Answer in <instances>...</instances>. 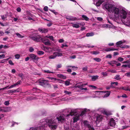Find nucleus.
<instances>
[{"mask_svg": "<svg viewBox=\"0 0 130 130\" xmlns=\"http://www.w3.org/2000/svg\"><path fill=\"white\" fill-rule=\"evenodd\" d=\"M65 120V115L64 114H60L57 117L56 119H55L53 121L52 120H47V123L50 128L52 129L55 130L56 129L57 126L56 123L57 122L62 123Z\"/></svg>", "mask_w": 130, "mask_h": 130, "instance_id": "nucleus-1", "label": "nucleus"}, {"mask_svg": "<svg viewBox=\"0 0 130 130\" xmlns=\"http://www.w3.org/2000/svg\"><path fill=\"white\" fill-rule=\"evenodd\" d=\"M39 84L44 87H51V85L48 81L44 79L40 80L39 81Z\"/></svg>", "mask_w": 130, "mask_h": 130, "instance_id": "nucleus-2", "label": "nucleus"}, {"mask_svg": "<svg viewBox=\"0 0 130 130\" xmlns=\"http://www.w3.org/2000/svg\"><path fill=\"white\" fill-rule=\"evenodd\" d=\"M32 40L36 42H38L41 41V36L38 34H36L30 37Z\"/></svg>", "mask_w": 130, "mask_h": 130, "instance_id": "nucleus-3", "label": "nucleus"}, {"mask_svg": "<svg viewBox=\"0 0 130 130\" xmlns=\"http://www.w3.org/2000/svg\"><path fill=\"white\" fill-rule=\"evenodd\" d=\"M77 109H74L69 108L68 109H66V111H67L68 112L70 113L67 115L66 116V117H68L70 115L72 116L75 113L77 112Z\"/></svg>", "mask_w": 130, "mask_h": 130, "instance_id": "nucleus-4", "label": "nucleus"}, {"mask_svg": "<svg viewBox=\"0 0 130 130\" xmlns=\"http://www.w3.org/2000/svg\"><path fill=\"white\" fill-rule=\"evenodd\" d=\"M127 12L125 9L121 10L119 12V15L121 19H125L127 16Z\"/></svg>", "mask_w": 130, "mask_h": 130, "instance_id": "nucleus-5", "label": "nucleus"}, {"mask_svg": "<svg viewBox=\"0 0 130 130\" xmlns=\"http://www.w3.org/2000/svg\"><path fill=\"white\" fill-rule=\"evenodd\" d=\"M104 7L107 10L110 12H111L112 9L113 7V6L111 4H107V3H105L104 4Z\"/></svg>", "mask_w": 130, "mask_h": 130, "instance_id": "nucleus-6", "label": "nucleus"}, {"mask_svg": "<svg viewBox=\"0 0 130 130\" xmlns=\"http://www.w3.org/2000/svg\"><path fill=\"white\" fill-rule=\"evenodd\" d=\"M111 10L112 11L111 12L113 13L114 14L117 15L119 14L120 10L119 8L116 7H113Z\"/></svg>", "mask_w": 130, "mask_h": 130, "instance_id": "nucleus-7", "label": "nucleus"}, {"mask_svg": "<svg viewBox=\"0 0 130 130\" xmlns=\"http://www.w3.org/2000/svg\"><path fill=\"white\" fill-rule=\"evenodd\" d=\"M108 124L109 125L112 127H114L116 124V123L114 119L113 118H111L110 119Z\"/></svg>", "mask_w": 130, "mask_h": 130, "instance_id": "nucleus-8", "label": "nucleus"}, {"mask_svg": "<svg viewBox=\"0 0 130 130\" xmlns=\"http://www.w3.org/2000/svg\"><path fill=\"white\" fill-rule=\"evenodd\" d=\"M103 119V116L101 115H98L96 117V124H98Z\"/></svg>", "mask_w": 130, "mask_h": 130, "instance_id": "nucleus-9", "label": "nucleus"}, {"mask_svg": "<svg viewBox=\"0 0 130 130\" xmlns=\"http://www.w3.org/2000/svg\"><path fill=\"white\" fill-rule=\"evenodd\" d=\"M87 122L85 121L84 122V125H86L89 128V130H94V128L93 127H91L90 125L88 123H86V122Z\"/></svg>", "mask_w": 130, "mask_h": 130, "instance_id": "nucleus-10", "label": "nucleus"}, {"mask_svg": "<svg viewBox=\"0 0 130 130\" xmlns=\"http://www.w3.org/2000/svg\"><path fill=\"white\" fill-rule=\"evenodd\" d=\"M3 112H6L10 111L11 110V108L7 107H5L3 106Z\"/></svg>", "mask_w": 130, "mask_h": 130, "instance_id": "nucleus-11", "label": "nucleus"}, {"mask_svg": "<svg viewBox=\"0 0 130 130\" xmlns=\"http://www.w3.org/2000/svg\"><path fill=\"white\" fill-rule=\"evenodd\" d=\"M125 41L124 40H121L117 42L116 43V45L117 46H120L122 44L124 43H125Z\"/></svg>", "mask_w": 130, "mask_h": 130, "instance_id": "nucleus-12", "label": "nucleus"}, {"mask_svg": "<svg viewBox=\"0 0 130 130\" xmlns=\"http://www.w3.org/2000/svg\"><path fill=\"white\" fill-rule=\"evenodd\" d=\"M29 56L32 59L37 60L39 58H38L37 57V56L35 55L34 54H30Z\"/></svg>", "mask_w": 130, "mask_h": 130, "instance_id": "nucleus-13", "label": "nucleus"}, {"mask_svg": "<svg viewBox=\"0 0 130 130\" xmlns=\"http://www.w3.org/2000/svg\"><path fill=\"white\" fill-rule=\"evenodd\" d=\"M38 30L42 33H45L48 31V30L47 29L44 28H39L38 29Z\"/></svg>", "mask_w": 130, "mask_h": 130, "instance_id": "nucleus-14", "label": "nucleus"}, {"mask_svg": "<svg viewBox=\"0 0 130 130\" xmlns=\"http://www.w3.org/2000/svg\"><path fill=\"white\" fill-rule=\"evenodd\" d=\"M105 0H99L96 3V6H100L101 4L104 2Z\"/></svg>", "mask_w": 130, "mask_h": 130, "instance_id": "nucleus-15", "label": "nucleus"}, {"mask_svg": "<svg viewBox=\"0 0 130 130\" xmlns=\"http://www.w3.org/2000/svg\"><path fill=\"white\" fill-rule=\"evenodd\" d=\"M87 84V83L83 84L82 82H81L79 83H78L76 85V87H77V86H79L80 87H83L85 86Z\"/></svg>", "mask_w": 130, "mask_h": 130, "instance_id": "nucleus-16", "label": "nucleus"}, {"mask_svg": "<svg viewBox=\"0 0 130 130\" xmlns=\"http://www.w3.org/2000/svg\"><path fill=\"white\" fill-rule=\"evenodd\" d=\"M66 18L67 19L72 21H74L78 19L77 18H73L72 17H66Z\"/></svg>", "mask_w": 130, "mask_h": 130, "instance_id": "nucleus-17", "label": "nucleus"}, {"mask_svg": "<svg viewBox=\"0 0 130 130\" xmlns=\"http://www.w3.org/2000/svg\"><path fill=\"white\" fill-rule=\"evenodd\" d=\"M80 116L79 115L77 116H76L73 118V122H76L78 120H79Z\"/></svg>", "mask_w": 130, "mask_h": 130, "instance_id": "nucleus-18", "label": "nucleus"}, {"mask_svg": "<svg viewBox=\"0 0 130 130\" xmlns=\"http://www.w3.org/2000/svg\"><path fill=\"white\" fill-rule=\"evenodd\" d=\"M99 76L98 75H93L91 79L93 81H94L97 79Z\"/></svg>", "mask_w": 130, "mask_h": 130, "instance_id": "nucleus-19", "label": "nucleus"}, {"mask_svg": "<svg viewBox=\"0 0 130 130\" xmlns=\"http://www.w3.org/2000/svg\"><path fill=\"white\" fill-rule=\"evenodd\" d=\"M56 56L54 53H53V55H51L49 56V59H54L56 57Z\"/></svg>", "mask_w": 130, "mask_h": 130, "instance_id": "nucleus-20", "label": "nucleus"}, {"mask_svg": "<svg viewBox=\"0 0 130 130\" xmlns=\"http://www.w3.org/2000/svg\"><path fill=\"white\" fill-rule=\"evenodd\" d=\"M106 92V93L104 96V97H106L108 96L110 94L111 92L107 91Z\"/></svg>", "mask_w": 130, "mask_h": 130, "instance_id": "nucleus-21", "label": "nucleus"}, {"mask_svg": "<svg viewBox=\"0 0 130 130\" xmlns=\"http://www.w3.org/2000/svg\"><path fill=\"white\" fill-rule=\"evenodd\" d=\"M73 24L72 26L73 27L75 28H78L79 27V26L78 24V23L76 24Z\"/></svg>", "mask_w": 130, "mask_h": 130, "instance_id": "nucleus-22", "label": "nucleus"}, {"mask_svg": "<svg viewBox=\"0 0 130 130\" xmlns=\"http://www.w3.org/2000/svg\"><path fill=\"white\" fill-rule=\"evenodd\" d=\"M82 17L86 21H88L89 19L86 17L85 15H82Z\"/></svg>", "mask_w": 130, "mask_h": 130, "instance_id": "nucleus-23", "label": "nucleus"}, {"mask_svg": "<svg viewBox=\"0 0 130 130\" xmlns=\"http://www.w3.org/2000/svg\"><path fill=\"white\" fill-rule=\"evenodd\" d=\"M115 88V87L113 85H111L110 86H107L106 87V88L107 90H109L111 88Z\"/></svg>", "mask_w": 130, "mask_h": 130, "instance_id": "nucleus-24", "label": "nucleus"}, {"mask_svg": "<svg viewBox=\"0 0 130 130\" xmlns=\"http://www.w3.org/2000/svg\"><path fill=\"white\" fill-rule=\"evenodd\" d=\"M94 35V34L93 32H90L88 33L87 34L86 36L87 37H89L93 36Z\"/></svg>", "mask_w": 130, "mask_h": 130, "instance_id": "nucleus-25", "label": "nucleus"}, {"mask_svg": "<svg viewBox=\"0 0 130 130\" xmlns=\"http://www.w3.org/2000/svg\"><path fill=\"white\" fill-rule=\"evenodd\" d=\"M54 54H55L56 55V57H57V56H61L62 55V53H59L58 52H54Z\"/></svg>", "mask_w": 130, "mask_h": 130, "instance_id": "nucleus-26", "label": "nucleus"}, {"mask_svg": "<svg viewBox=\"0 0 130 130\" xmlns=\"http://www.w3.org/2000/svg\"><path fill=\"white\" fill-rule=\"evenodd\" d=\"M44 43L45 45H50L51 43L50 42V41L48 40L47 41L44 42Z\"/></svg>", "mask_w": 130, "mask_h": 130, "instance_id": "nucleus-27", "label": "nucleus"}, {"mask_svg": "<svg viewBox=\"0 0 130 130\" xmlns=\"http://www.w3.org/2000/svg\"><path fill=\"white\" fill-rule=\"evenodd\" d=\"M117 62L115 60H113L110 62H109L108 63L111 65H113V64H115L116 62Z\"/></svg>", "mask_w": 130, "mask_h": 130, "instance_id": "nucleus-28", "label": "nucleus"}, {"mask_svg": "<svg viewBox=\"0 0 130 130\" xmlns=\"http://www.w3.org/2000/svg\"><path fill=\"white\" fill-rule=\"evenodd\" d=\"M58 76L60 77V78H62L63 79H65L66 78V76L64 75H63L60 74L58 75Z\"/></svg>", "mask_w": 130, "mask_h": 130, "instance_id": "nucleus-29", "label": "nucleus"}, {"mask_svg": "<svg viewBox=\"0 0 130 130\" xmlns=\"http://www.w3.org/2000/svg\"><path fill=\"white\" fill-rule=\"evenodd\" d=\"M41 40L43 42H44V41H47L48 40L47 38L46 37H44L43 38L41 37Z\"/></svg>", "mask_w": 130, "mask_h": 130, "instance_id": "nucleus-30", "label": "nucleus"}, {"mask_svg": "<svg viewBox=\"0 0 130 130\" xmlns=\"http://www.w3.org/2000/svg\"><path fill=\"white\" fill-rule=\"evenodd\" d=\"M16 34L18 38H22L24 37V36H23L21 35L18 33H16Z\"/></svg>", "mask_w": 130, "mask_h": 130, "instance_id": "nucleus-31", "label": "nucleus"}, {"mask_svg": "<svg viewBox=\"0 0 130 130\" xmlns=\"http://www.w3.org/2000/svg\"><path fill=\"white\" fill-rule=\"evenodd\" d=\"M120 76L119 75H117L115 76L114 78L115 79L118 80H120L121 78L120 77Z\"/></svg>", "mask_w": 130, "mask_h": 130, "instance_id": "nucleus-32", "label": "nucleus"}, {"mask_svg": "<svg viewBox=\"0 0 130 130\" xmlns=\"http://www.w3.org/2000/svg\"><path fill=\"white\" fill-rule=\"evenodd\" d=\"M99 53V52L97 51H91V53H92L93 54H94V55L98 54Z\"/></svg>", "mask_w": 130, "mask_h": 130, "instance_id": "nucleus-33", "label": "nucleus"}, {"mask_svg": "<svg viewBox=\"0 0 130 130\" xmlns=\"http://www.w3.org/2000/svg\"><path fill=\"white\" fill-rule=\"evenodd\" d=\"M93 59L97 62H100L101 60L99 58L97 57L94 58Z\"/></svg>", "mask_w": 130, "mask_h": 130, "instance_id": "nucleus-34", "label": "nucleus"}, {"mask_svg": "<svg viewBox=\"0 0 130 130\" xmlns=\"http://www.w3.org/2000/svg\"><path fill=\"white\" fill-rule=\"evenodd\" d=\"M37 53L39 55H43L44 53V52L41 51H38Z\"/></svg>", "mask_w": 130, "mask_h": 130, "instance_id": "nucleus-35", "label": "nucleus"}, {"mask_svg": "<svg viewBox=\"0 0 130 130\" xmlns=\"http://www.w3.org/2000/svg\"><path fill=\"white\" fill-rule=\"evenodd\" d=\"M120 89H122L125 91H128V88L127 87H122L120 88Z\"/></svg>", "mask_w": 130, "mask_h": 130, "instance_id": "nucleus-36", "label": "nucleus"}, {"mask_svg": "<svg viewBox=\"0 0 130 130\" xmlns=\"http://www.w3.org/2000/svg\"><path fill=\"white\" fill-rule=\"evenodd\" d=\"M64 93L66 94L70 95L71 94V92L70 91H69L67 90H65L64 91Z\"/></svg>", "mask_w": 130, "mask_h": 130, "instance_id": "nucleus-37", "label": "nucleus"}, {"mask_svg": "<svg viewBox=\"0 0 130 130\" xmlns=\"http://www.w3.org/2000/svg\"><path fill=\"white\" fill-rule=\"evenodd\" d=\"M44 51H45L46 52H48V51L49 49L50 48H49L48 47H46V46L44 47Z\"/></svg>", "mask_w": 130, "mask_h": 130, "instance_id": "nucleus-38", "label": "nucleus"}, {"mask_svg": "<svg viewBox=\"0 0 130 130\" xmlns=\"http://www.w3.org/2000/svg\"><path fill=\"white\" fill-rule=\"evenodd\" d=\"M86 111V110L85 109L83 111H82L81 112L80 115V116H83L85 114V112Z\"/></svg>", "mask_w": 130, "mask_h": 130, "instance_id": "nucleus-39", "label": "nucleus"}, {"mask_svg": "<svg viewBox=\"0 0 130 130\" xmlns=\"http://www.w3.org/2000/svg\"><path fill=\"white\" fill-rule=\"evenodd\" d=\"M70 81L68 80H67L65 82V84L66 86H68L70 84Z\"/></svg>", "mask_w": 130, "mask_h": 130, "instance_id": "nucleus-40", "label": "nucleus"}, {"mask_svg": "<svg viewBox=\"0 0 130 130\" xmlns=\"http://www.w3.org/2000/svg\"><path fill=\"white\" fill-rule=\"evenodd\" d=\"M49 78L51 82H53L55 80H56V78L53 77H49Z\"/></svg>", "mask_w": 130, "mask_h": 130, "instance_id": "nucleus-41", "label": "nucleus"}, {"mask_svg": "<svg viewBox=\"0 0 130 130\" xmlns=\"http://www.w3.org/2000/svg\"><path fill=\"white\" fill-rule=\"evenodd\" d=\"M120 47L121 48H128L129 47L127 45H125L123 46H122V45H121Z\"/></svg>", "mask_w": 130, "mask_h": 130, "instance_id": "nucleus-42", "label": "nucleus"}, {"mask_svg": "<svg viewBox=\"0 0 130 130\" xmlns=\"http://www.w3.org/2000/svg\"><path fill=\"white\" fill-rule=\"evenodd\" d=\"M14 56L16 59H18L20 58V55L19 54H17Z\"/></svg>", "mask_w": 130, "mask_h": 130, "instance_id": "nucleus-43", "label": "nucleus"}, {"mask_svg": "<svg viewBox=\"0 0 130 130\" xmlns=\"http://www.w3.org/2000/svg\"><path fill=\"white\" fill-rule=\"evenodd\" d=\"M87 68L88 67H85L83 68L82 70L84 71H87Z\"/></svg>", "mask_w": 130, "mask_h": 130, "instance_id": "nucleus-44", "label": "nucleus"}, {"mask_svg": "<svg viewBox=\"0 0 130 130\" xmlns=\"http://www.w3.org/2000/svg\"><path fill=\"white\" fill-rule=\"evenodd\" d=\"M43 72L44 73H53V72H51L49 70H43Z\"/></svg>", "mask_w": 130, "mask_h": 130, "instance_id": "nucleus-45", "label": "nucleus"}, {"mask_svg": "<svg viewBox=\"0 0 130 130\" xmlns=\"http://www.w3.org/2000/svg\"><path fill=\"white\" fill-rule=\"evenodd\" d=\"M101 74L104 76H106L107 75V74L106 72H102L101 73Z\"/></svg>", "mask_w": 130, "mask_h": 130, "instance_id": "nucleus-46", "label": "nucleus"}, {"mask_svg": "<svg viewBox=\"0 0 130 130\" xmlns=\"http://www.w3.org/2000/svg\"><path fill=\"white\" fill-rule=\"evenodd\" d=\"M9 104V101H6L4 103V104L6 106H8Z\"/></svg>", "mask_w": 130, "mask_h": 130, "instance_id": "nucleus-47", "label": "nucleus"}, {"mask_svg": "<svg viewBox=\"0 0 130 130\" xmlns=\"http://www.w3.org/2000/svg\"><path fill=\"white\" fill-rule=\"evenodd\" d=\"M8 63L10 64L11 65H13L14 63L12 62V61L11 60H9L8 61Z\"/></svg>", "mask_w": 130, "mask_h": 130, "instance_id": "nucleus-48", "label": "nucleus"}, {"mask_svg": "<svg viewBox=\"0 0 130 130\" xmlns=\"http://www.w3.org/2000/svg\"><path fill=\"white\" fill-rule=\"evenodd\" d=\"M62 66V65L61 64H57L56 65L57 69L61 68Z\"/></svg>", "mask_w": 130, "mask_h": 130, "instance_id": "nucleus-49", "label": "nucleus"}, {"mask_svg": "<svg viewBox=\"0 0 130 130\" xmlns=\"http://www.w3.org/2000/svg\"><path fill=\"white\" fill-rule=\"evenodd\" d=\"M34 51V49L32 47H30L29 48V51L30 52H32Z\"/></svg>", "mask_w": 130, "mask_h": 130, "instance_id": "nucleus-50", "label": "nucleus"}, {"mask_svg": "<svg viewBox=\"0 0 130 130\" xmlns=\"http://www.w3.org/2000/svg\"><path fill=\"white\" fill-rule=\"evenodd\" d=\"M125 75L127 77H130V72L126 73L125 74Z\"/></svg>", "mask_w": 130, "mask_h": 130, "instance_id": "nucleus-51", "label": "nucleus"}, {"mask_svg": "<svg viewBox=\"0 0 130 130\" xmlns=\"http://www.w3.org/2000/svg\"><path fill=\"white\" fill-rule=\"evenodd\" d=\"M49 38L51 40H52V41H54V39L53 38V37L52 36H49Z\"/></svg>", "mask_w": 130, "mask_h": 130, "instance_id": "nucleus-52", "label": "nucleus"}, {"mask_svg": "<svg viewBox=\"0 0 130 130\" xmlns=\"http://www.w3.org/2000/svg\"><path fill=\"white\" fill-rule=\"evenodd\" d=\"M1 18L2 20H4L5 19V18H6V16H5L4 15H2L1 16Z\"/></svg>", "mask_w": 130, "mask_h": 130, "instance_id": "nucleus-53", "label": "nucleus"}, {"mask_svg": "<svg viewBox=\"0 0 130 130\" xmlns=\"http://www.w3.org/2000/svg\"><path fill=\"white\" fill-rule=\"evenodd\" d=\"M89 86V87H91L94 89H95L97 88V87L96 86L91 85H90Z\"/></svg>", "mask_w": 130, "mask_h": 130, "instance_id": "nucleus-54", "label": "nucleus"}, {"mask_svg": "<svg viewBox=\"0 0 130 130\" xmlns=\"http://www.w3.org/2000/svg\"><path fill=\"white\" fill-rule=\"evenodd\" d=\"M124 60V59L121 57H119L118 58V60L120 61H122Z\"/></svg>", "mask_w": 130, "mask_h": 130, "instance_id": "nucleus-55", "label": "nucleus"}, {"mask_svg": "<svg viewBox=\"0 0 130 130\" xmlns=\"http://www.w3.org/2000/svg\"><path fill=\"white\" fill-rule=\"evenodd\" d=\"M16 86L15 85V84H14V85H12L11 86H10L9 88V89H10L14 87H15Z\"/></svg>", "mask_w": 130, "mask_h": 130, "instance_id": "nucleus-56", "label": "nucleus"}, {"mask_svg": "<svg viewBox=\"0 0 130 130\" xmlns=\"http://www.w3.org/2000/svg\"><path fill=\"white\" fill-rule=\"evenodd\" d=\"M44 10L45 11H47L48 10V8L46 6H45L44 8Z\"/></svg>", "mask_w": 130, "mask_h": 130, "instance_id": "nucleus-57", "label": "nucleus"}, {"mask_svg": "<svg viewBox=\"0 0 130 130\" xmlns=\"http://www.w3.org/2000/svg\"><path fill=\"white\" fill-rule=\"evenodd\" d=\"M97 19L99 21H101L103 20V19L101 17H97Z\"/></svg>", "mask_w": 130, "mask_h": 130, "instance_id": "nucleus-58", "label": "nucleus"}, {"mask_svg": "<svg viewBox=\"0 0 130 130\" xmlns=\"http://www.w3.org/2000/svg\"><path fill=\"white\" fill-rule=\"evenodd\" d=\"M115 84V85H117L118 84V82H111L110 83V84L111 85H113V84Z\"/></svg>", "mask_w": 130, "mask_h": 130, "instance_id": "nucleus-59", "label": "nucleus"}, {"mask_svg": "<svg viewBox=\"0 0 130 130\" xmlns=\"http://www.w3.org/2000/svg\"><path fill=\"white\" fill-rule=\"evenodd\" d=\"M68 46L67 44L64 45L63 44H62V46H61V47L62 48H63L64 47H68Z\"/></svg>", "mask_w": 130, "mask_h": 130, "instance_id": "nucleus-60", "label": "nucleus"}, {"mask_svg": "<svg viewBox=\"0 0 130 130\" xmlns=\"http://www.w3.org/2000/svg\"><path fill=\"white\" fill-rule=\"evenodd\" d=\"M16 10L18 12H20L21 11V9L20 7H18L17 9Z\"/></svg>", "mask_w": 130, "mask_h": 130, "instance_id": "nucleus-61", "label": "nucleus"}, {"mask_svg": "<svg viewBox=\"0 0 130 130\" xmlns=\"http://www.w3.org/2000/svg\"><path fill=\"white\" fill-rule=\"evenodd\" d=\"M21 82V80H19L15 84V85L16 86H17L18 85L20 84V83Z\"/></svg>", "mask_w": 130, "mask_h": 130, "instance_id": "nucleus-62", "label": "nucleus"}, {"mask_svg": "<svg viewBox=\"0 0 130 130\" xmlns=\"http://www.w3.org/2000/svg\"><path fill=\"white\" fill-rule=\"evenodd\" d=\"M50 11H51L53 13H54L55 15H56L58 14V12H56L55 11V10H51Z\"/></svg>", "mask_w": 130, "mask_h": 130, "instance_id": "nucleus-63", "label": "nucleus"}, {"mask_svg": "<svg viewBox=\"0 0 130 130\" xmlns=\"http://www.w3.org/2000/svg\"><path fill=\"white\" fill-rule=\"evenodd\" d=\"M14 90H9L8 91V92L9 93H14Z\"/></svg>", "mask_w": 130, "mask_h": 130, "instance_id": "nucleus-64", "label": "nucleus"}]
</instances>
